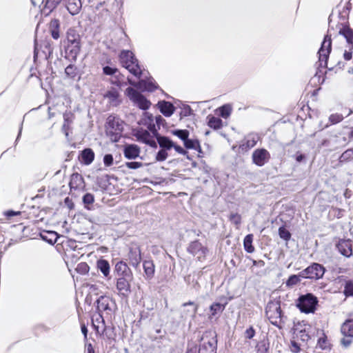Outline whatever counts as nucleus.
Instances as JSON below:
<instances>
[{"mask_svg":"<svg viewBox=\"0 0 353 353\" xmlns=\"http://www.w3.org/2000/svg\"><path fill=\"white\" fill-rule=\"evenodd\" d=\"M123 121L118 117L110 115L108 117L105 125L106 133L112 141H119L123 130Z\"/></svg>","mask_w":353,"mask_h":353,"instance_id":"f257e3e1","label":"nucleus"},{"mask_svg":"<svg viewBox=\"0 0 353 353\" xmlns=\"http://www.w3.org/2000/svg\"><path fill=\"white\" fill-rule=\"evenodd\" d=\"M120 63L130 73L137 77H140L141 70L138 64L137 60L134 57L132 52L130 50H123L119 54Z\"/></svg>","mask_w":353,"mask_h":353,"instance_id":"f03ea898","label":"nucleus"},{"mask_svg":"<svg viewBox=\"0 0 353 353\" xmlns=\"http://www.w3.org/2000/svg\"><path fill=\"white\" fill-rule=\"evenodd\" d=\"M265 313L268 319L272 325L278 327H281L283 321L281 305L279 301L269 302L266 306Z\"/></svg>","mask_w":353,"mask_h":353,"instance_id":"7ed1b4c3","label":"nucleus"},{"mask_svg":"<svg viewBox=\"0 0 353 353\" xmlns=\"http://www.w3.org/2000/svg\"><path fill=\"white\" fill-rule=\"evenodd\" d=\"M317 303V298L312 294L308 293L299 297L296 306L302 312L314 313Z\"/></svg>","mask_w":353,"mask_h":353,"instance_id":"20e7f679","label":"nucleus"},{"mask_svg":"<svg viewBox=\"0 0 353 353\" xmlns=\"http://www.w3.org/2000/svg\"><path fill=\"white\" fill-rule=\"evenodd\" d=\"M216 336L211 332H206L201 338L199 353H216Z\"/></svg>","mask_w":353,"mask_h":353,"instance_id":"39448f33","label":"nucleus"},{"mask_svg":"<svg viewBox=\"0 0 353 353\" xmlns=\"http://www.w3.org/2000/svg\"><path fill=\"white\" fill-rule=\"evenodd\" d=\"M125 94L140 109L148 110L151 105L150 101L132 88H128L125 90Z\"/></svg>","mask_w":353,"mask_h":353,"instance_id":"423d86ee","label":"nucleus"},{"mask_svg":"<svg viewBox=\"0 0 353 353\" xmlns=\"http://www.w3.org/2000/svg\"><path fill=\"white\" fill-rule=\"evenodd\" d=\"M332 49V40L329 34L325 36L319 50V61L321 67H327V61Z\"/></svg>","mask_w":353,"mask_h":353,"instance_id":"0eeeda50","label":"nucleus"},{"mask_svg":"<svg viewBox=\"0 0 353 353\" xmlns=\"http://www.w3.org/2000/svg\"><path fill=\"white\" fill-rule=\"evenodd\" d=\"M134 135L137 141L145 143L152 148L157 147V142L154 139V136L149 131L143 128H139L134 130Z\"/></svg>","mask_w":353,"mask_h":353,"instance_id":"6e6552de","label":"nucleus"},{"mask_svg":"<svg viewBox=\"0 0 353 353\" xmlns=\"http://www.w3.org/2000/svg\"><path fill=\"white\" fill-rule=\"evenodd\" d=\"M97 307L99 312H106L111 314L116 308V303L113 299L107 296H101L97 301Z\"/></svg>","mask_w":353,"mask_h":353,"instance_id":"1a4fd4ad","label":"nucleus"},{"mask_svg":"<svg viewBox=\"0 0 353 353\" xmlns=\"http://www.w3.org/2000/svg\"><path fill=\"white\" fill-rule=\"evenodd\" d=\"M188 252L196 256L199 261H202L205 258L208 249L199 241H195L190 244L188 247Z\"/></svg>","mask_w":353,"mask_h":353,"instance_id":"9d476101","label":"nucleus"},{"mask_svg":"<svg viewBox=\"0 0 353 353\" xmlns=\"http://www.w3.org/2000/svg\"><path fill=\"white\" fill-rule=\"evenodd\" d=\"M252 157L253 163L254 164H256L258 166H263L270 159V154L265 149H256L252 153Z\"/></svg>","mask_w":353,"mask_h":353,"instance_id":"9b49d317","label":"nucleus"},{"mask_svg":"<svg viewBox=\"0 0 353 353\" xmlns=\"http://www.w3.org/2000/svg\"><path fill=\"white\" fill-rule=\"evenodd\" d=\"M128 81L130 84L143 91L152 92L157 88V85L153 79L140 80L138 83H135L130 79H128Z\"/></svg>","mask_w":353,"mask_h":353,"instance_id":"f8f14e48","label":"nucleus"},{"mask_svg":"<svg viewBox=\"0 0 353 353\" xmlns=\"http://www.w3.org/2000/svg\"><path fill=\"white\" fill-rule=\"evenodd\" d=\"M307 272L308 279L316 280L323 277L325 273V268L323 265L314 263L307 268Z\"/></svg>","mask_w":353,"mask_h":353,"instance_id":"ddd939ff","label":"nucleus"},{"mask_svg":"<svg viewBox=\"0 0 353 353\" xmlns=\"http://www.w3.org/2000/svg\"><path fill=\"white\" fill-rule=\"evenodd\" d=\"M129 263L134 267L138 268L141 261V250L139 246L134 245L130 248L128 254Z\"/></svg>","mask_w":353,"mask_h":353,"instance_id":"4468645a","label":"nucleus"},{"mask_svg":"<svg viewBox=\"0 0 353 353\" xmlns=\"http://www.w3.org/2000/svg\"><path fill=\"white\" fill-rule=\"evenodd\" d=\"M336 247L339 252L346 257H350L352 254V244L350 240H339Z\"/></svg>","mask_w":353,"mask_h":353,"instance_id":"2eb2a0df","label":"nucleus"},{"mask_svg":"<svg viewBox=\"0 0 353 353\" xmlns=\"http://www.w3.org/2000/svg\"><path fill=\"white\" fill-rule=\"evenodd\" d=\"M128 277H121L117 279V289L119 294L127 296L130 292V284Z\"/></svg>","mask_w":353,"mask_h":353,"instance_id":"dca6fc26","label":"nucleus"},{"mask_svg":"<svg viewBox=\"0 0 353 353\" xmlns=\"http://www.w3.org/2000/svg\"><path fill=\"white\" fill-rule=\"evenodd\" d=\"M104 98L107 99L109 103L113 106H117L121 103L119 92L114 88H110L105 92Z\"/></svg>","mask_w":353,"mask_h":353,"instance_id":"f3484780","label":"nucleus"},{"mask_svg":"<svg viewBox=\"0 0 353 353\" xmlns=\"http://www.w3.org/2000/svg\"><path fill=\"white\" fill-rule=\"evenodd\" d=\"M123 154L125 158L134 159L139 156L140 148L134 144L126 145L123 150Z\"/></svg>","mask_w":353,"mask_h":353,"instance_id":"a211bd4d","label":"nucleus"},{"mask_svg":"<svg viewBox=\"0 0 353 353\" xmlns=\"http://www.w3.org/2000/svg\"><path fill=\"white\" fill-rule=\"evenodd\" d=\"M182 307L184 308L182 311V316L183 317H194L198 310V305L192 301L183 303Z\"/></svg>","mask_w":353,"mask_h":353,"instance_id":"6ab92c4d","label":"nucleus"},{"mask_svg":"<svg viewBox=\"0 0 353 353\" xmlns=\"http://www.w3.org/2000/svg\"><path fill=\"white\" fill-rule=\"evenodd\" d=\"M115 271L121 277H131L132 272L128 265L123 261H119L115 265Z\"/></svg>","mask_w":353,"mask_h":353,"instance_id":"aec40b11","label":"nucleus"},{"mask_svg":"<svg viewBox=\"0 0 353 353\" xmlns=\"http://www.w3.org/2000/svg\"><path fill=\"white\" fill-rule=\"evenodd\" d=\"M157 141L161 149L167 152L174 146V143L170 138L165 136L157 135Z\"/></svg>","mask_w":353,"mask_h":353,"instance_id":"412c9836","label":"nucleus"},{"mask_svg":"<svg viewBox=\"0 0 353 353\" xmlns=\"http://www.w3.org/2000/svg\"><path fill=\"white\" fill-rule=\"evenodd\" d=\"M81 50L80 43L76 44H68L65 50L67 57L71 60L75 61Z\"/></svg>","mask_w":353,"mask_h":353,"instance_id":"4be33fe9","label":"nucleus"},{"mask_svg":"<svg viewBox=\"0 0 353 353\" xmlns=\"http://www.w3.org/2000/svg\"><path fill=\"white\" fill-rule=\"evenodd\" d=\"M66 7L72 15L77 14L81 8V0H65Z\"/></svg>","mask_w":353,"mask_h":353,"instance_id":"5701e85b","label":"nucleus"},{"mask_svg":"<svg viewBox=\"0 0 353 353\" xmlns=\"http://www.w3.org/2000/svg\"><path fill=\"white\" fill-rule=\"evenodd\" d=\"M161 112L165 117H170L174 110L173 105L168 101H160L158 103Z\"/></svg>","mask_w":353,"mask_h":353,"instance_id":"b1692460","label":"nucleus"},{"mask_svg":"<svg viewBox=\"0 0 353 353\" xmlns=\"http://www.w3.org/2000/svg\"><path fill=\"white\" fill-rule=\"evenodd\" d=\"M92 324L97 333H106L107 329L105 327L104 321L101 314H99L95 320L92 319Z\"/></svg>","mask_w":353,"mask_h":353,"instance_id":"393cba45","label":"nucleus"},{"mask_svg":"<svg viewBox=\"0 0 353 353\" xmlns=\"http://www.w3.org/2000/svg\"><path fill=\"white\" fill-rule=\"evenodd\" d=\"M341 330L344 336L353 337V319L346 320L342 324Z\"/></svg>","mask_w":353,"mask_h":353,"instance_id":"a878e982","label":"nucleus"},{"mask_svg":"<svg viewBox=\"0 0 353 353\" xmlns=\"http://www.w3.org/2000/svg\"><path fill=\"white\" fill-rule=\"evenodd\" d=\"M339 33L345 38L348 44L351 45L353 43V30L349 27L342 26L339 28Z\"/></svg>","mask_w":353,"mask_h":353,"instance_id":"bb28decb","label":"nucleus"},{"mask_svg":"<svg viewBox=\"0 0 353 353\" xmlns=\"http://www.w3.org/2000/svg\"><path fill=\"white\" fill-rule=\"evenodd\" d=\"M82 160L85 165H90L94 159V153L90 148H86L82 151Z\"/></svg>","mask_w":353,"mask_h":353,"instance_id":"cd10ccee","label":"nucleus"},{"mask_svg":"<svg viewBox=\"0 0 353 353\" xmlns=\"http://www.w3.org/2000/svg\"><path fill=\"white\" fill-rule=\"evenodd\" d=\"M97 267L105 277H107L110 274V264L108 261L104 259H100L97 263Z\"/></svg>","mask_w":353,"mask_h":353,"instance_id":"c85d7f7f","label":"nucleus"},{"mask_svg":"<svg viewBox=\"0 0 353 353\" xmlns=\"http://www.w3.org/2000/svg\"><path fill=\"white\" fill-rule=\"evenodd\" d=\"M68 44H76L80 43V36L74 29H69L67 32Z\"/></svg>","mask_w":353,"mask_h":353,"instance_id":"c756f323","label":"nucleus"},{"mask_svg":"<svg viewBox=\"0 0 353 353\" xmlns=\"http://www.w3.org/2000/svg\"><path fill=\"white\" fill-rule=\"evenodd\" d=\"M143 269L148 278L151 279L154 274V264L152 261L148 260L143 261Z\"/></svg>","mask_w":353,"mask_h":353,"instance_id":"7c9ffc66","label":"nucleus"},{"mask_svg":"<svg viewBox=\"0 0 353 353\" xmlns=\"http://www.w3.org/2000/svg\"><path fill=\"white\" fill-rule=\"evenodd\" d=\"M253 234H250L245 236L243 240V246L245 250L248 253H252L254 251V248L252 245Z\"/></svg>","mask_w":353,"mask_h":353,"instance_id":"2f4dec72","label":"nucleus"},{"mask_svg":"<svg viewBox=\"0 0 353 353\" xmlns=\"http://www.w3.org/2000/svg\"><path fill=\"white\" fill-rule=\"evenodd\" d=\"M183 144L187 149H193L201 152V148L200 143L197 139H190L188 138Z\"/></svg>","mask_w":353,"mask_h":353,"instance_id":"473e14b6","label":"nucleus"},{"mask_svg":"<svg viewBox=\"0 0 353 353\" xmlns=\"http://www.w3.org/2000/svg\"><path fill=\"white\" fill-rule=\"evenodd\" d=\"M50 31L51 35L53 39H58L60 37L59 35V22L57 19L52 20L50 22Z\"/></svg>","mask_w":353,"mask_h":353,"instance_id":"72a5a7b5","label":"nucleus"},{"mask_svg":"<svg viewBox=\"0 0 353 353\" xmlns=\"http://www.w3.org/2000/svg\"><path fill=\"white\" fill-rule=\"evenodd\" d=\"M259 139V137L256 134H250L245 137V145L249 148H253L256 145V143Z\"/></svg>","mask_w":353,"mask_h":353,"instance_id":"f704fd0d","label":"nucleus"},{"mask_svg":"<svg viewBox=\"0 0 353 353\" xmlns=\"http://www.w3.org/2000/svg\"><path fill=\"white\" fill-rule=\"evenodd\" d=\"M208 125L215 130L220 129L222 127V120L218 117H209Z\"/></svg>","mask_w":353,"mask_h":353,"instance_id":"c9c22d12","label":"nucleus"},{"mask_svg":"<svg viewBox=\"0 0 353 353\" xmlns=\"http://www.w3.org/2000/svg\"><path fill=\"white\" fill-rule=\"evenodd\" d=\"M83 179L79 174H73L70 182V188H77L80 185Z\"/></svg>","mask_w":353,"mask_h":353,"instance_id":"e433bc0d","label":"nucleus"},{"mask_svg":"<svg viewBox=\"0 0 353 353\" xmlns=\"http://www.w3.org/2000/svg\"><path fill=\"white\" fill-rule=\"evenodd\" d=\"M232 107L229 104L224 105L219 108L220 116L223 118H228L232 112Z\"/></svg>","mask_w":353,"mask_h":353,"instance_id":"4c0bfd02","label":"nucleus"},{"mask_svg":"<svg viewBox=\"0 0 353 353\" xmlns=\"http://www.w3.org/2000/svg\"><path fill=\"white\" fill-rule=\"evenodd\" d=\"M172 133L181 139L183 143L189 137V132L187 130H173Z\"/></svg>","mask_w":353,"mask_h":353,"instance_id":"58836bf2","label":"nucleus"},{"mask_svg":"<svg viewBox=\"0 0 353 353\" xmlns=\"http://www.w3.org/2000/svg\"><path fill=\"white\" fill-rule=\"evenodd\" d=\"M225 309V305L221 304L219 303H215L210 306V311L212 312V315L214 316L218 313L222 312Z\"/></svg>","mask_w":353,"mask_h":353,"instance_id":"ea45409f","label":"nucleus"},{"mask_svg":"<svg viewBox=\"0 0 353 353\" xmlns=\"http://www.w3.org/2000/svg\"><path fill=\"white\" fill-rule=\"evenodd\" d=\"M279 235L280 238L285 241H289L291 238L290 232L284 227H280L279 229Z\"/></svg>","mask_w":353,"mask_h":353,"instance_id":"a19ab883","label":"nucleus"},{"mask_svg":"<svg viewBox=\"0 0 353 353\" xmlns=\"http://www.w3.org/2000/svg\"><path fill=\"white\" fill-rule=\"evenodd\" d=\"M300 282V279L296 274L291 275L287 280L285 284L289 288H292Z\"/></svg>","mask_w":353,"mask_h":353,"instance_id":"79ce46f5","label":"nucleus"},{"mask_svg":"<svg viewBox=\"0 0 353 353\" xmlns=\"http://www.w3.org/2000/svg\"><path fill=\"white\" fill-rule=\"evenodd\" d=\"M344 294L346 296H353V281H347L345 283Z\"/></svg>","mask_w":353,"mask_h":353,"instance_id":"37998d69","label":"nucleus"},{"mask_svg":"<svg viewBox=\"0 0 353 353\" xmlns=\"http://www.w3.org/2000/svg\"><path fill=\"white\" fill-rule=\"evenodd\" d=\"M65 73L68 77L73 78L77 74V68L74 65L70 64L65 68Z\"/></svg>","mask_w":353,"mask_h":353,"instance_id":"c03bdc74","label":"nucleus"},{"mask_svg":"<svg viewBox=\"0 0 353 353\" xmlns=\"http://www.w3.org/2000/svg\"><path fill=\"white\" fill-rule=\"evenodd\" d=\"M94 201V195L90 193L85 194L83 197V202L85 205H89L93 203ZM88 209H90L88 206H86Z\"/></svg>","mask_w":353,"mask_h":353,"instance_id":"a18cd8bd","label":"nucleus"},{"mask_svg":"<svg viewBox=\"0 0 353 353\" xmlns=\"http://www.w3.org/2000/svg\"><path fill=\"white\" fill-rule=\"evenodd\" d=\"M103 72L106 75H114L115 77H117V74L119 72L117 68L110 66H104L103 68Z\"/></svg>","mask_w":353,"mask_h":353,"instance_id":"49530a36","label":"nucleus"},{"mask_svg":"<svg viewBox=\"0 0 353 353\" xmlns=\"http://www.w3.org/2000/svg\"><path fill=\"white\" fill-rule=\"evenodd\" d=\"M353 157V150L352 149H348L346 151H345L341 156L340 157V161H345L349 160Z\"/></svg>","mask_w":353,"mask_h":353,"instance_id":"de8ad7c7","label":"nucleus"},{"mask_svg":"<svg viewBox=\"0 0 353 353\" xmlns=\"http://www.w3.org/2000/svg\"><path fill=\"white\" fill-rule=\"evenodd\" d=\"M168 157V152L161 149L156 155V160L157 161H165Z\"/></svg>","mask_w":353,"mask_h":353,"instance_id":"09e8293b","label":"nucleus"},{"mask_svg":"<svg viewBox=\"0 0 353 353\" xmlns=\"http://www.w3.org/2000/svg\"><path fill=\"white\" fill-rule=\"evenodd\" d=\"M230 221L236 225H239L241 222V216L237 213L231 214L230 216Z\"/></svg>","mask_w":353,"mask_h":353,"instance_id":"8fccbe9b","label":"nucleus"},{"mask_svg":"<svg viewBox=\"0 0 353 353\" xmlns=\"http://www.w3.org/2000/svg\"><path fill=\"white\" fill-rule=\"evenodd\" d=\"M343 119V117L339 114H333L330 115L329 120L332 124H336L339 123Z\"/></svg>","mask_w":353,"mask_h":353,"instance_id":"3c124183","label":"nucleus"},{"mask_svg":"<svg viewBox=\"0 0 353 353\" xmlns=\"http://www.w3.org/2000/svg\"><path fill=\"white\" fill-rule=\"evenodd\" d=\"M143 163L141 162H136V161H131V162H126L125 163V167L129 169H133L136 170L141 167H142Z\"/></svg>","mask_w":353,"mask_h":353,"instance_id":"603ef678","label":"nucleus"},{"mask_svg":"<svg viewBox=\"0 0 353 353\" xmlns=\"http://www.w3.org/2000/svg\"><path fill=\"white\" fill-rule=\"evenodd\" d=\"M113 157L112 154H105L103 157V163L105 166H111L113 164Z\"/></svg>","mask_w":353,"mask_h":353,"instance_id":"864d4df0","label":"nucleus"},{"mask_svg":"<svg viewBox=\"0 0 353 353\" xmlns=\"http://www.w3.org/2000/svg\"><path fill=\"white\" fill-rule=\"evenodd\" d=\"M255 335V330L252 327H250L248 328L245 332V336L247 339H252Z\"/></svg>","mask_w":353,"mask_h":353,"instance_id":"5fc2aeb1","label":"nucleus"},{"mask_svg":"<svg viewBox=\"0 0 353 353\" xmlns=\"http://www.w3.org/2000/svg\"><path fill=\"white\" fill-rule=\"evenodd\" d=\"M318 345L322 349L325 350L327 347V341L325 337H321L318 340Z\"/></svg>","mask_w":353,"mask_h":353,"instance_id":"6e6d98bb","label":"nucleus"},{"mask_svg":"<svg viewBox=\"0 0 353 353\" xmlns=\"http://www.w3.org/2000/svg\"><path fill=\"white\" fill-rule=\"evenodd\" d=\"M257 353H268V347L265 343H261L257 347Z\"/></svg>","mask_w":353,"mask_h":353,"instance_id":"4d7b16f0","label":"nucleus"},{"mask_svg":"<svg viewBox=\"0 0 353 353\" xmlns=\"http://www.w3.org/2000/svg\"><path fill=\"white\" fill-rule=\"evenodd\" d=\"M48 234L53 236L54 237V239H47V237L43 234H41V237L43 240H46L48 242H49L50 243L53 244L54 243L56 242V240H57V233L54 232H50L48 233Z\"/></svg>","mask_w":353,"mask_h":353,"instance_id":"13d9d810","label":"nucleus"},{"mask_svg":"<svg viewBox=\"0 0 353 353\" xmlns=\"http://www.w3.org/2000/svg\"><path fill=\"white\" fill-rule=\"evenodd\" d=\"M173 148L175 150L176 152H178L180 154L182 155H186L188 154V152L185 150L180 145H178L174 143V146H173Z\"/></svg>","mask_w":353,"mask_h":353,"instance_id":"bf43d9fd","label":"nucleus"},{"mask_svg":"<svg viewBox=\"0 0 353 353\" xmlns=\"http://www.w3.org/2000/svg\"><path fill=\"white\" fill-rule=\"evenodd\" d=\"M4 214L8 218H11L14 216H18L21 214V212L19 211H13V210H8L4 212Z\"/></svg>","mask_w":353,"mask_h":353,"instance_id":"052dcab7","label":"nucleus"},{"mask_svg":"<svg viewBox=\"0 0 353 353\" xmlns=\"http://www.w3.org/2000/svg\"><path fill=\"white\" fill-rule=\"evenodd\" d=\"M148 130H150V132L153 134L156 138L157 135H159L157 133V130H156L155 125L154 123H150L148 127Z\"/></svg>","mask_w":353,"mask_h":353,"instance_id":"680f3d73","label":"nucleus"},{"mask_svg":"<svg viewBox=\"0 0 353 353\" xmlns=\"http://www.w3.org/2000/svg\"><path fill=\"white\" fill-rule=\"evenodd\" d=\"M351 50H352V48H350L349 50H345V52L343 53V58L345 59V60L349 61L352 59V52Z\"/></svg>","mask_w":353,"mask_h":353,"instance_id":"e2e57ef3","label":"nucleus"},{"mask_svg":"<svg viewBox=\"0 0 353 353\" xmlns=\"http://www.w3.org/2000/svg\"><path fill=\"white\" fill-rule=\"evenodd\" d=\"M296 276L299 277V279H300V281L301 280L302 278L308 279L307 268H305L303 271L300 272L299 274H296Z\"/></svg>","mask_w":353,"mask_h":353,"instance_id":"0e129e2a","label":"nucleus"},{"mask_svg":"<svg viewBox=\"0 0 353 353\" xmlns=\"http://www.w3.org/2000/svg\"><path fill=\"white\" fill-rule=\"evenodd\" d=\"M64 122L70 125L72 122V114L70 113H65L63 114Z\"/></svg>","mask_w":353,"mask_h":353,"instance_id":"69168bd1","label":"nucleus"},{"mask_svg":"<svg viewBox=\"0 0 353 353\" xmlns=\"http://www.w3.org/2000/svg\"><path fill=\"white\" fill-rule=\"evenodd\" d=\"M81 332H82L83 334L84 335V338L87 339L88 329L85 325H81Z\"/></svg>","mask_w":353,"mask_h":353,"instance_id":"338daca9","label":"nucleus"},{"mask_svg":"<svg viewBox=\"0 0 353 353\" xmlns=\"http://www.w3.org/2000/svg\"><path fill=\"white\" fill-rule=\"evenodd\" d=\"M68 127H69V124H68L67 123L64 122V123L63 125V127H62V129H63V131H64V132H65L66 136L68 135V133L67 132V130H68Z\"/></svg>","mask_w":353,"mask_h":353,"instance_id":"774afa93","label":"nucleus"}]
</instances>
